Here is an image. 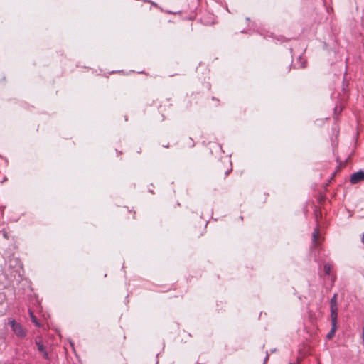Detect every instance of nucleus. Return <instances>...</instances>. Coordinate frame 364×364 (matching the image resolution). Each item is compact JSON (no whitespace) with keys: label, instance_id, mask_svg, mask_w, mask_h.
Masks as SVG:
<instances>
[{"label":"nucleus","instance_id":"f257e3e1","mask_svg":"<svg viewBox=\"0 0 364 364\" xmlns=\"http://www.w3.org/2000/svg\"><path fill=\"white\" fill-rule=\"evenodd\" d=\"M188 2L187 9L186 10V13L187 15L186 16V18L188 20H193L197 16V12L199 6V0H186Z\"/></svg>","mask_w":364,"mask_h":364},{"label":"nucleus","instance_id":"f03ea898","mask_svg":"<svg viewBox=\"0 0 364 364\" xmlns=\"http://www.w3.org/2000/svg\"><path fill=\"white\" fill-rule=\"evenodd\" d=\"M9 323L10 324L12 331L17 337L20 338H23L26 337V331L23 328L21 323L16 322L14 319H9Z\"/></svg>","mask_w":364,"mask_h":364},{"label":"nucleus","instance_id":"7ed1b4c3","mask_svg":"<svg viewBox=\"0 0 364 364\" xmlns=\"http://www.w3.org/2000/svg\"><path fill=\"white\" fill-rule=\"evenodd\" d=\"M364 181V171L360 170L353 173L350 176V181L352 184H356L360 181Z\"/></svg>","mask_w":364,"mask_h":364},{"label":"nucleus","instance_id":"20e7f679","mask_svg":"<svg viewBox=\"0 0 364 364\" xmlns=\"http://www.w3.org/2000/svg\"><path fill=\"white\" fill-rule=\"evenodd\" d=\"M318 235H319L318 228V227H316L312 233L311 248H314V249L318 248V247H319V242L318 241Z\"/></svg>","mask_w":364,"mask_h":364},{"label":"nucleus","instance_id":"39448f33","mask_svg":"<svg viewBox=\"0 0 364 364\" xmlns=\"http://www.w3.org/2000/svg\"><path fill=\"white\" fill-rule=\"evenodd\" d=\"M331 323L337 324L338 306H330Z\"/></svg>","mask_w":364,"mask_h":364},{"label":"nucleus","instance_id":"423d86ee","mask_svg":"<svg viewBox=\"0 0 364 364\" xmlns=\"http://www.w3.org/2000/svg\"><path fill=\"white\" fill-rule=\"evenodd\" d=\"M36 343L38 346V350L43 353V358H46V359H48V353L46 352V348L43 346V344L41 342V341H36Z\"/></svg>","mask_w":364,"mask_h":364},{"label":"nucleus","instance_id":"0eeeda50","mask_svg":"<svg viewBox=\"0 0 364 364\" xmlns=\"http://www.w3.org/2000/svg\"><path fill=\"white\" fill-rule=\"evenodd\" d=\"M336 329H337V324L336 323H331V329L330 330V331L326 335V338L328 339H331L334 336L335 332H336Z\"/></svg>","mask_w":364,"mask_h":364},{"label":"nucleus","instance_id":"6e6552de","mask_svg":"<svg viewBox=\"0 0 364 364\" xmlns=\"http://www.w3.org/2000/svg\"><path fill=\"white\" fill-rule=\"evenodd\" d=\"M323 269L325 274L329 275L332 269V265L330 263H326L323 266Z\"/></svg>","mask_w":364,"mask_h":364},{"label":"nucleus","instance_id":"1a4fd4ad","mask_svg":"<svg viewBox=\"0 0 364 364\" xmlns=\"http://www.w3.org/2000/svg\"><path fill=\"white\" fill-rule=\"evenodd\" d=\"M330 306H338L337 305V294H334L330 300Z\"/></svg>","mask_w":364,"mask_h":364},{"label":"nucleus","instance_id":"9d476101","mask_svg":"<svg viewBox=\"0 0 364 364\" xmlns=\"http://www.w3.org/2000/svg\"><path fill=\"white\" fill-rule=\"evenodd\" d=\"M299 60L301 61L300 65H294L295 68H303L305 67V61H302V58L299 56Z\"/></svg>","mask_w":364,"mask_h":364},{"label":"nucleus","instance_id":"9b49d317","mask_svg":"<svg viewBox=\"0 0 364 364\" xmlns=\"http://www.w3.org/2000/svg\"><path fill=\"white\" fill-rule=\"evenodd\" d=\"M31 321L37 326H38V323L37 321V319L34 316V315L31 312Z\"/></svg>","mask_w":364,"mask_h":364},{"label":"nucleus","instance_id":"f8f14e48","mask_svg":"<svg viewBox=\"0 0 364 364\" xmlns=\"http://www.w3.org/2000/svg\"><path fill=\"white\" fill-rule=\"evenodd\" d=\"M284 40V38L283 36H280L279 38H277V41H281L282 42Z\"/></svg>","mask_w":364,"mask_h":364},{"label":"nucleus","instance_id":"ddd939ff","mask_svg":"<svg viewBox=\"0 0 364 364\" xmlns=\"http://www.w3.org/2000/svg\"><path fill=\"white\" fill-rule=\"evenodd\" d=\"M268 358H269V355H268V354H267V355H266V357H265V358H264V363H263V364H265V363L267 362V360H268Z\"/></svg>","mask_w":364,"mask_h":364},{"label":"nucleus","instance_id":"4468645a","mask_svg":"<svg viewBox=\"0 0 364 364\" xmlns=\"http://www.w3.org/2000/svg\"><path fill=\"white\" fill-rule=\"evenodd\" d=\"M361 242L364 245V232H363V234L362 237H361Z\"/></svg>","mask_w":364,"mask_h":364},{"label":"nucleus","instance_id":"2eb2a0df","mask_svg":"<svg viewBox=\"0 0 364 364\" xmlns=\"http://www.w3.org/2000/svg\"><path fill=\"white\" fill-rule=\"evenodd\" d=\"M362 337H363V340L364 341V326L363 327V331H362Z\"/></svg>","mask_w":364,"mask_h":364},{"label":"nucleus","instance_id":"dca6fc26","mask_svg":"<svg viewBox=\"0 0 364 364\" xmlns=\"http://www.w3.org/2000/svg\"><path fill=\"white\" fill-rule=\"evenodd\" d=\"M188 146H189L190 147H192V146H193V144H192V143H189V144H188Z\"/></svg>","mask_w":364,"mask_h":364},{"label":"nucleus","instance_id":"f3484780","mask_svg":"<svg viewBox=\"0 0 364 364\" xmlns=\"http://www.w3.org/2000/svg\"><path fill=\"white\" fill-rule=\"evenodd\" d=\"M230 171H227L225 172V175H226V176H227V175H228V174H229V173H230Z\"/></svg>","mask_w":364,"mask_h":364},{"label":"nucleus","instance_id":"a211bd4d","mask_svg":"<svg viewBox=\"0 0 364 364\" xmlns=\"http://www.w3.org/2000/svg\"><path fill=\"white\" fill-rule=\"evenodd\" d=\"M289 364H292V363H289Z\"/></svg>","mask_w":364,"mask_h":364}]
</instances>
